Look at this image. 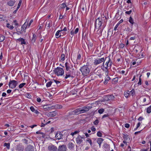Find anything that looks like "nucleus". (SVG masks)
<instances>
[{"label": "nucleus", "mask_w": 151, "mask_h": 151, "mask_svg": "<svg viewBox=\"0 0 151 151\" xmlns=\"http://www.w3.org/2000/svg\"><path fill=\"white\" fill-rule=\"evenodd\" d=\"M104 140V139L103 138H98L97 140V142L98 144H100Z\"/></svg>", "instance_id": "28"}, {"label": "nucleus", "mask_w": 151, "mask_h": 151, "mask_svg": "<svg viewBox=\"0 0 151 151\" xmlns=\"http://www.w3.org/2000/svg\"><path fill=\"white\" fill-rule=\"evenodd\" d=\"M110 79V78L109 76L107 75L105 78V81L104 82V84H106L107 83V82Z\"/></svg>", "instance_id": "19"}, {"label": "nucleus", "mask_w": 151, "mask_h": 151, "mask_svg": "<svg viewBox=\"0 0 151 151\" xmlns=\"http://www.w3.org/2000/svg\"><path fill=\"white\" fill-rule=\"evenodd\" d=\"M79 29L78 28H76L74 31V34H76L78 32Z\"/></svg>", "instance_id": "63"}, {"label": "nucleus", "mask_w": 151, "mask_h": 151, "mask_svg": "<svg viewBox=\"0 0 151 151\" xmlns=\"http://www.w3.org/2000/svg\"><path fill=\"white\" fill-rule=\"evenodd\" d=\"M53 83H55L56 84L58 85H59V84L60 83V82L59 81H58L56 80H54L53 79L52 80Z\"/></svg>", "instance_id": "37"}, {"label": "nucleus", "mask_w": 151, "mask_h": 151, "mask_svg": "<svg viewBox=\"0 0 151 151\" xmlns=\"http://www.w3.org/2000/svg\"><path fill=\"white\" fill-rule=\"evenodd\" d=\"M97 135L98 137H102V134L101 132L99 131L97 133Z\"/></svg>", "instance_id": "49"}, {"label": "nucleus", "mask_w": 151, "mask_h": 151, "mask_svg": "<svg viewBox=\"0 0 151 151\" xmlns=\"http://www.w3.org/2000/svg\"><path fill=\"white\" fill-rule=\"evenodd\" d=\"M132 12V10H130L129 11L126 12L125 13L126 14H130Z\"/></svg>", "instance_id": "55"}, {"label": "nucleus", "mask_w": 151, "mask_h": 151, "mask_svg": "<svg viewBox=\"0 0 151 151\" xmlns=\"http://www.w3.org/2000/svg\"><path fill=\"white\" fill-rule=\"evenodd\" d=\"M5 19V18L3 16L0 15V21H4Z\"/></svg>", "instance_id": "48"}, {"label": "nucleus", "mask_w": 151, "mask_h": 151, "mask_svg": "<svg viewBox=\"0 0 151 151\" xmlns=\"http://www.w3.org/2000/svg\"><path fill=\"white\" fill-rule=\"evenodd\" d=\"M30 109L32 112H34L35 111V109L33 106H31L30 107Z\"/></svg>", "instance_id": "60"}, {"label": "nucleus", "mask_w": 151, "mask_h": 151, "mask_svg": "<svg viewBox=\"0 0 151 151\" xmlns=\"http://www.w3.org/2000/svg\"><path fill=\"white\" fill-rule=\"evenodd\" d=\"M150 99V96L148 95H147L146 96V98H144L143 100V102H145L146 101V99Z\"/></svg>", "instance_id": "45"}, {"label": "nucleus", "mask_w": 151, "mask_h": 151, "mask_svg": "<svg viewBox=\"0 0 151 151\" xmlns=\"http://www.w3.org/2000/svg\"><path fill=\"white\" fill-rule=\"evenodd\" d=\"M15 2V1L11 0L8 2V4L9 6H12L14 4Z\"/></svg>", "instance_id": "22"}, {"label": "nucleus", "mask_w": 151, "mask_h": 151, "mask_svg": "<svg viewBox=\"0 0 151 151\" xmlns=\"http://www.w3.org/2000/svg\"><path fill=\"white\" fill-rule=\"evenodd\" d=\"M81 58V55L80 54L78 53V55L77 57V60H80Z\"/></svg>", "instance_id": "54"}, {"label": "nucleus", "mask_w": 151, "mask_h": 151, "mask_svg": "<svg viewBox=\"0 0 151 151\" xmlns=\"http://www.w3.org/2000/svg\"><path fill=\"white\" fill-rule=\"evenodd\" d=\"M34 150V146L30 145H28L25 148V151H32Z\"/></svg>", "instance_id": "11"}, {"label": "nucleus", "mask_w": 151, "mask_h": 151, "mask_svg": "<svg viewBox=\"0 0 151 151\" xmlns=\"http://www.w3.org/2000/svg\"><path fill=\"white\" fill-rule=\"evenodd\" d=\"M55 74L57 76H62L64 73L63 68L60 67H57L54 70Z\"/></svg>", "instance_id": "4"}, {"label": "nucleus", "mask_w": 151, "mask_h": 151, "mask_svg": "<svg viewBox=\"0 0 151 151\" xmlns=\"http://www.w3.org/2000/svg\"><path fill=\"white\" fill-rule=\"evenodd\" d=\"M62 31V30H58L55 34V36L56 38H58L60 37L61 36V33H60Z\"/></svg>", "instance_id": "20"}, {"label": "nucleus", "mask_w": 151, "mask_h": 151, "mask_svg": "<svg viewBox=\"0 0 151 151\" xmlns=\"http://www.w3.org/2000/svg\"><path fill=\"white\" fill-rule=\"evenodd\" d=\"M103 29H103L102 28L101 29L99 28V29L97 31V34H98V35L99 36H100L102 35V33Z\"/></svg>", "instance_id": "27"}, {"label": "nucleus", "mask_w": 151, "mask_h": 151, "mask_svg": "<svg viewBox=\"0 0 151 151\" xmlns=\"http://www.w3.org/2000/svg\"><path fill=\"white\" fill-rule=\"evenodd\" d=\"M73 111L69 112V113H68V116H71L72 115H74L73 114Z\"/></svg>", "instance_id": "64"}, {"label": "nucleus", "mask_w": 151, "mask_h": 151, "mask_svg": "<svg viewBox=\"0 0 151 151\" xmlns=\"http://www.w3.org/2000/svg\"><path fill=\"white\" fill-rule=\"evenodd\" d=\"M17 84V82L15 80H10L9 83V87L10 88H14L16 87Z\"/></svg>", "instance_id": "6"}, {"label": "nucleus", "mask_w": 151, "mask_h": 151, "mask_svg": "<svg viewBox=\"0 0 151 151\" xmlns=\"http://www.w3.org/2000/svg\"><path fill=\"white\" fill-rule=\"evenodd\" d=\"M91 129L93 132H94L96 130V128H95L94 126H93L91 127Z\"/></svg>", "instance_id": "61"}, {"label": "nucleus", "mask_w": 151, "mask_h": 151, "mask_svg": "<svg viewBox=\"0 0 151 151\" xmlns=\"http://www.w3.org/2000/svg\"><path fill=\"white\" fill-rule=\"evenodd\" d=\"M32 34L33 35L32 39V43H34L36 39L37 36L35 34H33V33H32Z\"/></svg>", "instance_id": "23"}, {"label": "nucleus", "mask_w": 151, "mask_h": 151, "mask_svg": "<svg viewBox=\"0 0 151 151\" xmlns=\"http://www.w3.org/2000/svg\"><path fill=\"white\" fill-rule=\"evenodd\" d=\"M75 145L71 142H70L68 145V148L70 150H73L74 147Z\"/></svg>", "instance_id": "16"}, {"label": "nucleus", "mask_w": 151, "mask_h": 151, "mask_svg": "<svg viewBox=\"0 0 151 151\" xmlns=\"http://www.w3.org/2000/svg\"><path fill=\"white\" fill-rule=\"evenodd\" d=\"M141 76L142 75H141L139 77V81L138 83L139 85H141L142 84V79L141 78Z\"/></svg>", "instance_id": "43"}, {"label": "nucleus", "mask_w": 151, "mask_h": 151, "mask_svg": "<svg viewBox=\"0 0 151 151\" xmlns=\"http://www.w3.org/2000/svg\"><path fill=\"white\" fill-rule=\"evenodd\" d=\"M26 84V83H24L21 84H20L19 86V88H22Z\"/></svg>", "instance_id": "47"}, {"label": "nucleus", "mask_w": 151, "mask_h": 151, "mask_svg": "<svg viewBox=\"0 0 151 151\" xmlns=\"http://www.w3.org/2000/svg\"><path fill=\"white\" fill-rule=\"evenodd\" d=\"M16 149L18 151H21L22 150V145L20 144L17 145L16 147Z\"/></svg>", "instance_id": "21"}, {"label": "nucleus", "mask_w": 151, "mask_h": 151, "mask_svg": "<svg viewBox=\"0 0 151 151\" xmlns=\"http://www.w3.org/2000/svg\"><path fill=\"white\" fill-rule=\"evenodd\" d=\"M91 107L90 106H84L81 108V113H84L88 111L89 109H91Z\"/></svg>", "instance_id": "9"}, {"label": "nucleus", "mask_w": 151, "mask_h": 151, "mask_svg": "<svg viewBox=\"0 0 151 151\" xmlns=\"http://www.w3.org/2000/svg\"><path fill=\"white\" fill-rule=\"evenodd\" d=\"M119 25V24H118L117 23V24L114 27V30L115 31L117 29V28H118V27Z\"/></svg>", "instance_id": "58"}, {"label": "nucleus", "mask_w": 151, "mask_h": 151, "mask_svg": "<svg viewBox=\"0 0 151 151\" xmlns=\"http://www.w3.org/2000/svg\"><path fill=\"white\" fill-rule=\"evenodd\" d=\"M86 141L88 142L89 143L91 146H92V142L91 140V139H87L86 140Z\"/></svg>", "instance_id": "53"}, {"label": "nucleus", "mask_w": 151, "mask_h": 151, "mask_svg": "<svg viewBox=\"0 0 151 151\" xmlns=\"http://www.w3.org/2000/svg\"><path fill=\"white\" fill-rule=\"evenodd\" d=\"M124 46V45L122 43L121 44L119 45V47L121 48H123Z\"/></svg>", "instance_id": "56"}, {"label": "nucleus", "mask_w": 151, "mask_h": 151, "mask_svg": "<svg viewBox=\"0 0 151 151\" xmlns=\"http://www.w3.org/2000/svg\"><path fill=\"white\" fill-rule=\"evenodd\" d=\"M118 78L117 77H116L115 78H113V81H114V82H117L118 81Z\"/></svg>", "instance_id": "57"}, {"label": "nucleus", "mask_w": 151, "mask_h": 151, "mask_svg": "<svg viewBox=\"0 0 151 151\" xmlns=\"http://www.w3.org/2000/svg\"><path fill=\"white\" fill-rule=\"evenodd\" d=\"M83 137H84L83 136ZM84 137H81L80 135H78L77 137L76 138V143L78 144H80L83 141V139Z\"/></svg>", "instance_id": "7"}, {"label": "nucleus", "mask_w": 151, "mask_h": 151, "mask_svg": "<svg viewBox=\"0 0 151 151\" xmlns=\"http://www.w3.org/2000/svg\"><path fill=\"white\" fill-rule=\"evenodd\" d=\"M48 149L49 151H57L58 148L56 146L51 144L48 146Z\"/></svg>", "instance_id": "8"}, {"label": "nucleus", "mask_w": 151, "mask_h": 151, "mask_svg": "<svg viewBox=\"0 0 151 151\" xmlns=\"http://www.w3.org/2000/svg\"><path fill=\"white\" fill-rule=\"evenodd\" d=\"M28 24V22H25L24 24L21 27V29H24V30H25V29L27 26V25Z\"/></svg>", "instance_id": "24"}, {"label": "nucleus", "mask_w": 151, "mask_h": 151, "mask_svg": "<svg viewBox=\"0 0 151 151\" xmlns=\"http://www.w3.org/2000/svg\"><path fill=\"white\" fill-rule=\"evenodd\" d=\"M130 94H131L132 96H133L135 94V91L134 89L130 91L129 92Z\"/></svg>", "instance_id": "41"}, {"label": "nucleus", "mask_w": 151, "mask_h": 151, "mask_svg": "<svg viewBox=\"0 0 151 151\" xmlns=\"http://www.w3.org/2000/svg\"><path fill=\"white\" fill-rule=\"evenodd\" d=\"M57 114V113L56 111H53L52 112H50L49 113H48L47 115L48 117H53L55 116Z\"/></svg>", "instance_id": "14"}, {"label": "nucleus", "mask_w": 151, "mask_h": 151, "mask_svg": "<svg viewBox=\"0 0 151 151\" xmlns=\"http://www.w3.org/2000/svg\"><path fill=\"white\" fill-rule=\"evenodd\" d=\"M79 132V131H75L74 132H71L70 133V135L72 136H73L75 134H76L78 133Z\"/></svg>", "instance_id": "40"}, {"label": "nucleus", "mask_w": 151, "mask_h": 151, "mask_svg": "<svg viewBox=\"0 0 151 151\" xmlns=\"http://www.w3.org/2000/svg\"><path fill=\"white\" fill-rule=\"evenodd\" d=\"M129 136L127 134H123V138L126 140H127L129 138Z\"/></svg>", "instance_id": "42"}, {"label": "nucleus", "mask_w": 151, "mask_h": 151, "mask_svg": "<svg viewBox=\"0 0 151 151\" xmlns=\"http://www.w3.org/2000/svg\"><path fill=\"white\" fill-rule=\"evenodd\" d=\"M52 24V22L51 21H47V22L46 24V26L47 27L49 28L50 25Z\"/></svg>", "instance_id": "26"}, {"label": "nucleus", "mask_w": 151, "mask_h": 151, "mask_svg": "<svg viewBox=\"0 0 151 151\" xmlns=\"http://www.w3.org/2000/svg\"><path fill=\"white\" fill-rule=\"evenodd\" d=\"M17 33L18 35H20L22 34L23 32H25V30H24V29H21V30L19 29H18L17 30Z\"/></svg>", "instance_id": "18"}, {"label": "nucleus", "mask_w": 151, "mask_h": 151, "mask_svg": "<svg viewBox=\"0 0 151 151\" xmlns=\"http://www.w3.org/2000/svg\"><path fill=\"white\" fill-rule=\"evenodd\" d=\"M105 60H108V61L106 62L105 65H107V66H109V61L110 60V57L109 56L105 58Z\"/></svg>", "instance_id": "25"}, {"label": "nucleus", "mask_w": 151, "mask_h": 151, "mask_svg": "<svg viewBox=\"0 0 151 151\" xmlns=\"http://www.w3.org/2000/svg\"><path fill=\"white\" fill-rule=\"evenodd\" d=\"M104 109L103 108H101L98 110V112L100 114H102L104 111Z\"/></svg>", "instance_id": "34"}, {"label": "nucleus", "mask_w": 151, "mask_h": 151, "mask_svg": "<svg viewBox=\"0 0 151 151\" xmlns=\"http://www.w3.org/2000/svg\"><path fill=\"white\" fill-rule=\"evenodd\" d=\"M73 114L74 115H78L79 114H82L81 113V108H78L73 111Z\"/></svg>", "instance_id": "12"}, {"label": "nucleus", "mask_w": 151, "mask_h": 151, "mask_svg": "<svg viewBox=\"0 0 151 151\" xmlns=\"http://www.w3.org/2000/svg\"><path fill=\"white\" fill-rule=\"evenodd\" d=\"M65 65L66 68V70H70L71 68L72 69V66L70 64H69L68 63L66 62L65 64Z\"/></svg>", "instance_id": "15"}, {"label": "nucleus", "mask_w": 151, "mask_h": 151, "mask_svg": "<svg viewBox=\"0 0 151 151\" xmlns=\"http://www.w3.org/2000/svg\"><path fill=\"white\" fill-rule=\"evenodd\" d=\"M53 83V82L52 81H50L48 82L47 83H46V86L47 87H50L52 84Z\"/></svg>", "instance_id": "31"}, {"label": "nucleus", "mask_w": 151, "mask_h": 151, "mask_svg": "<svg viewBox=\"0 0 151 151\" xmlns=\"http://www.w3.org/2000/svg\"><path fill=\"white\" fill-rule=\"evenodd\" d=\"M99 123V120L98 119H96L93 122V124L95 125H97Z\"/></svg>", "instance_id": "50"}, {"label": "nucleus", "mask_w": 151, "mask_h": 151, "mask_svg": "<svg viewBox=\"0 0 151 151\" xmlns=\"http://www.w3.org/2000/svg\"><path fill=\"white\" fill-rule=\"evenodd\" d=\"M67 6L64 3H63L60 5V7L62 9H64Z\"/></svg>", "instance_id": "39"}, {"label": "nucleus", "mask_w": 151, "mask_h": 151, "mask_svg": "<svg viewBox=\"0 0 151 151\" xmlns=\"http://www.w3.org/2000/svg\"><path fill=\"white\" fill-rule=\"evenodd\" d=\"M7 27L9 28L10 29H12L14 27L12 25H10V24L9 23L7 24L6 25Z\"/></svg>", "instance_id": "32"}, {"label": "nucleus", "mask_w": 151, "mask_h": 151, "mask_svg": "<svg viewBox=\"0 0 151 151\" xmlns=\"http://www.w3.org/2000/svg\"><path fill=\"white\" fill-rule=\"evenodd\" d=\"M107 20L106 17L104 16L101 17V18L99 17L96 20L95 27H96L97 24L99 26V28L104 29L106 26L105 24L107 22Z\"/></svg>", "instance_id": "1"}, {"label": "nucleus", "mask_w": 151, "mask_h": 151, "mask_svg": "<svg viewBox=\"0 0 151 151\" xmlns=\"http://www.w3.org/2000/svg\"><path fill=\"white\" fill-rule=\"evenodd\" d=\"M54 107L55 109H62L63 106L57 104Z\"/></svg>", "instance_id": "29"}, {"label": "nucleus", "mask_w": 151, "mask_h": 151, "mask_svg": "<svg viewBox=\"0 0 151 151\" xmlns=\"http://www.w3.org/2000/svg\"><path fill=\"white\" fill-rule=\"evenodd\" d=\"M105 60L104 58H97L94 60L93 64L95 65H97L103 62V65H104Z\"/></svg>", "instance_id": "5"}, {"label": "nucleus", "mask_w": 151, "mask_h": 151, "mask_svg": "<svg viewBox=\"0 0 151 151\" xmlns=\"http://www.w3.org/2000/svg\"><path fill=\"white\" fill-rule=\"evenodd\" d=\"M130 126L129 124L128 123H126L125 124V127L126 128H128Z\"/></svg>", "instance_id": "62"}, {"label": "nucleus", "mask_w": 151, "mask_h": 151, "mask_svg": "<svg viewBox=\"0 0 151 151\" xmlns=\"http://www.w3.org/2000/svg\"><path fill=\"white\" fill-rule=\"evenodd\" d=\"M67 147L64 145H60L58 149V151H66L67 150Z\"/></svg>", "instance_id": "10"}, {"label": "nucleus", "mask_w": 151, "mask_h": 151, "mask_svg": "<svg viewBox=\"0 0 151 151\" xmlns=\"http://www.w3.org/2000/svg\"><path fill=\"white\" fill-rule=\"evenodd\" d=\"M114 96L112 95H110L109 96V99H114Z\"/></svg>", "instance_id": "51"}, {"label": "nucleus", "mask_w": 151, "mask_h": 151, "mask_svg": "<svg viewBox=\"0 0 151 151\" xmlns=\"http://www.w3.org/2000/svg\"><path fill=\"white\" fill-rule=\"evenodd\" d=\"M124 96L128 98L130 96V93H127V92L124 93Z\"/></svg>", "instance_id": "44"}, {"label": "nucleus", "mask_w": 151, "mask_h": 151, "mask_svg": "<svg viewBox=\"0 0 151 151\" xmlns=\"http://www.w3.org/2000/svg\"><path fill=\"white\" fill-rule=\"evenodd\" d=\"M147 112L148 113H150L151 112V105L147 108Z\"/></svg>", "instance_id": "35"}, {"label": "nucleus", "mask_w": 151, "mask_h": 151, "mask_svg": "<svg viewBox=\"0 0 151 151\" xmlns=\"http://www.w3.org/2000/svg\"><path fill=\"white\" fill-rule=\"evenodd\" d=\"M36 133L37 134H42V137H44L45 136V134L43 133V132H41L39 131H37L36 132Z\"/></svg>", "instance_id": "38"}, {"label": "nucleus", "mask_w": 151, "mask_h": 151, "mask_svg": "<svg viewBox=\"0 0 151 151\" xmlns=\"http://www.w3.org/2000/svg\"><path fill=\"white\" fill-rule=\"evenodd\" d=\"M109 115L108 114H104L102 116V119H103L106 117H109Z\"/></svg>", "instance_id": "59"}, {"label": "nucleus", "mask_w": 151, "mask_h": 151, "mask_svg": "<svg viewBox=\"0 0 151 151\" xmlns=\"http://www.w3.org/2000/svg\"><path fill=\"white\" fill-rule=\"evenodd\" d=\"M63 135L60 132H58L56 133L55 135V137L58 139H60L62 138Z\"/></svg>", "instance_id": "13"}, {"label": "nucleus", "mask_w": 151, "mask_h": 151, "mask_svg": "<svg viewBox=\"0 0 151 151\" xmlns=\"http://www.w3.org/2000/svg\"><path fill=\"white\" fill-rule=\"evenodd\" d=\"M129 21L132 24H133L134 23L133 20L131 17L129 18Z\"/></svg>", "instance_id": "36"}, {"label": "nucleus", "mask_w": 151, "mask_h": 151, "mask_svg": "<svg viewBox=\"0 0 151 151\" xmlns=\"http://www.w3.org/2000/svg\"><path fill=\"white\" fill-rule=\"evenodd\" d=\"M4 145L5 147H6L8 149H10V144L9 143H5L4 144Z\"/></svg>", "instance_id": "30"}, {"label": "nucleus", "mask_w": 151, "mask_h": 151, "mask_svg": "<svg viewBox=\"0 0 151 151\" xmlns=\"http://www.w3.org/2000/svg\"><path fill=\"white\" fill-rule=\"evenodd\" d=\"M80 71L82 75L84 76L88 75L90 72V70L87 65H84L81 68Z\"/></svg>", "instance_id": "3"}, {"label": "nucleus", "mask_w": 151, "mask_h": 151, "mask_svg": "<svg viewBox=\"0 0 151 151\" xmlns=\"http://www.w3.org/2000/svg\"><path fill=\"white\" fill-rule=\"evenodd\" d=\"M5 39V37L3 35H0V42H3Z\"/></svg>", "instance_id": "33"}, {"label": "nucleus", "mask_w": 151, "mask_h": 151, "mask_svg": "<svg viewBox=\"0 0 151 151\" xmlns=\"http://www.w3.org/2000/svg\"><path fill=\"white\" fill-rule=\"evenodd\" d=\"M140 124H141V123L139 122H138L137 123V126L136 128H135L134 129V130L135 131L136 130L138 129V128L140 126Z\"/></svg>", "instance_id": "52"}, {"label": "nucleus", "mask_w": 151, "mask_h": 151, "mask_svg": "<svg viewBox=\"0 0 151 151\" xmlns=\"http://www.w3.org/2000/svg\"><path fill=\"white\" fill-rule=\"evenodd\" d=\"M61 60L63 61L65 60V55L64 54H62L61 56Z\"/></svg>", "instance_id": "46"}, {"label": "nucleus", "mask_w": 151, "mask_h": 151, "mask_svg": "<svg viewBox=\"0 0 151 151\" xmlns=\"http://www.w3.org/2000/svg\"><path fill=\"white\" fill-rule=\"evenodd\" d=\"M17 40L19 42H21V45L26 44V42L25 41V40L23 38H21L17 39Z\"/></svg>", "instance_id": "17"}, {"label": "nucleus", "mask_w": 151, "mask_h": 151, "mask_svg": "<svg viewBox=\"0 0 151 151\" xmlns=\"http://www.w3.org/2000/svg\"><path fill=\"white\" fill-rule=\"evenodd\" d=\"M72 69L71 70H67L65 71L66 75L65 77V79H66L70 77L72 78L73 77V76L75 74V71L73 66H72Z\"/></svg>", "instance_id": "2"}]
</instances>
